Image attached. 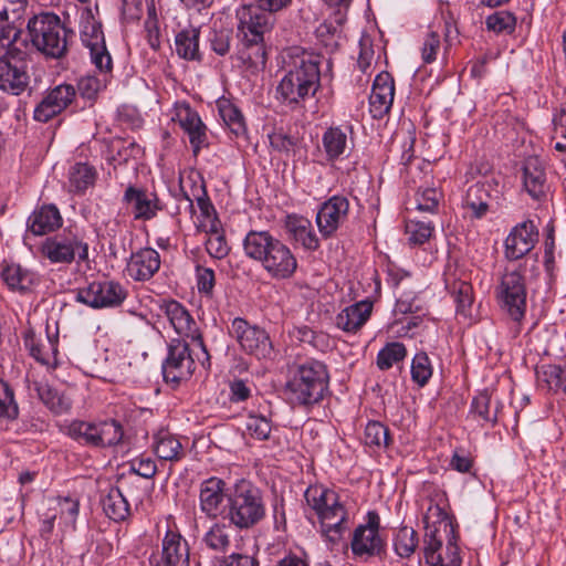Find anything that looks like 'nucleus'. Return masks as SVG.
<instances>
[{"instance_id":"nucleus-1","label":"nucleus","mask_w":566,"mask_h":566,"mask_svg":"<svg viewBox=\"0 0 566 566\" xmlns=\"http://www.w3.org/2000/svg\"><path fill=\"white\" fill-rule=\"evenodd\" d=\"M285 75L280 81L279 98L292 109L315 95L321 86L319 57L301 46H291L282 54Z\"/></svg>"},{"instance_id":"nucleus-2","label":"nucleus","mask_w":566,"mask_h":566,"mask_svg":"<svg viewBox=\"0 0 566 566\" xmlns=\"http://www.w3.org/2000/svg\"><path fill=\"white\" fill-rule=\"evenodd\" d=\"M304 497L319 524V533L329 546L338 545L349 530V514L338 493L323 484L310 485Z\"/></svg>"},{"instance_id":"nucleus-3","label":"nucleus","mask_w":566,"mask_h":566,"mask_svg":"<svg viewBox=\"0 0 566 566\" xmlns=\"http://www.w3.org/2000/svg\"><path fill=\"white\" fill-rule=\"evenodd\" d=\"M243 249L247 256L259 262L274 280H287L297 269V260L291 249L266 231H250Z\"/></svg>"},{"instance_id":"nucleus-4","label":"nucleus","mask_w":566,"mask_h":566,"mask_svg":"<svg viewBox=\"0 0 566 566\" xmlns=\"http://www.w3.org/2000/svg\"><path fill=\"white\" fill-rule=\"evenodd\" d=\"M30 48L48 57L61 59L67 52L69 36L74 33L65 28L54 12L42 11L29 18L27 23Z\"/></svg>"},{"instance_id":"nucleus-5","label":"nucleus","mask_w":566,"mask_h":566,"mask_svg":"<svg viewBox=\"0 0 566 566\" xmlns=\"http://www.w3.org/2000/svg\"><path fill=\"white\" fill-rule=\"evenodd\" d=\"M329 375L326 366L311 359L296 365L286 382V394L293 403L310 406L319 402L328 388Z\"/></svg>"},{"instance_id":"nucleus-6","label":"nucleus","mask_w":566,"mask_h":566,"mask_svg":"<svg viewBox=\"0 0 566 566\" xmlns=\"http://www.w3.org/2000/svg\"><path fill=\"white\" fill-rule=\"evenodd\" d=\"M237 36L248 50L245 59L254 66H264L266 63L264 34L272 30L274 19L253 6L240 7L237 10Z\"/></svg>"},{"instance_id":"nucleus-7","label":"nucleus","mask_w":566,"mask_h":566,"mask_svg":"<svg viewBox=\"0 0 566 566\" xmlns=\"http://www.w3.org/2000/svg\"><path fill=\"white\" fill-rule=\"evenodd\" d=\"M265 515L262 494L251 482L237 481L228 492V507L224 520L239 530H248Z\"/></svg>"},{"instance_id":"nucleus-8","label":"nucleus","mask_w":566,"mask_h":566,"mask_svg":"<svg viewBox=\"0 0 566 566\" xmlns=\"http://www.w3.org/2000/svg\"><path fill=\"white\" fill-rule=\"evenodd\" d=\"M501 311L520 328L527 311L525 276L517 268H505L495 286Z\"/></svg>"},{"instance_id":"nucleus-9","label":"nucleus","mask_w":566,"mask_h":566,"mask_svg":"<svg viewBox=\"0 0 566 566\" xmlns=\"http://www.w3.org/2000/svg\"><path fill=\"white\" fill-rule=\"evenodd\" d=\"M8 6L0 7V53L3 45L12 43L11 52L19 56L29 48L28 38H23V23L28 0H9Z\"/></svg>"},{"instance_id":"nucleus-10","label":"nucleus","mask_w":566,"mask_h":566,"mask_svg":"<svg viewBox=\"0 0 566 566\" xmlns=\"http://www.w3.org/2000/svg\"><path fill=\"white\" fill-rule=\"evenodd\" d=\"M379 515L369 511L365 523L355 528L350 541V551L355 558L368 562L385 552L386 542L379 534Z\"/></svg>"},{"instance_id":"nucleus-11","label":"nucleus","mask_w":566,"mask_h":566,"mask_svg":"<svg viewBox=\"0 0 566 566\" xmlns=\"http://www.w3.org/2000/svg\"><path fill=\"white\" fill-rule=\"evenodd\" d=\"M80 36L83 45L90 50L91 61L98 71H112L113 61L106 48L102 23L91 9L81 14Z\"/></svg>"},{"instance_id":"nucleus-12","label":"nucleus","mask_w":566,"mask_h":566,"mask_svg":"<svg viewBox=\"0 0 566 566\" xmlns=\"http://www.w3.org/2000/svg\"><path fill=\"white\" fill-rule=\"evenodd\" d=\"M166 316L175 333L181 338V342L190 340L191 344L200 350L197 355L199 364L202 367L209 366V354L203 345L202 337L197 322L188 310L177 301H170L165 306Z\"/></svg>"},{"instance_id":"nucleus-13","label":"nucleus","mask_w":566,"mask_h":566,"mask_svg":"<svg viewBox=\"0 0 566 566\" xmlns=\"http://www.w3.org/2000/svg\"><path fill=\"white\" fill-rule=\"evenodd\" d=\"M3 46V52L0 53V90L12 95H20L29 84L25 63L30 46L25 49L24 54L19 56L11 52L12 43Z\"/></svg>"},{"instance_id":"nucleus-14","label":"nucleus","mask_w":566,"mask_h":566,"mask_svg":"<svg viewBox=\"0 0 566 566\" xmlns=\"http://www.w3.org/2000/svg\"><path fill=\"white\" fill-rule=\"evenodd\" d=\"M200 356L198 347H189L187 342L171 340L168 355L163 364V375L167 382L178 384L188 379L196 369V361Z\"/></svg>"},{"instance_id":"nucleus-15","label":"nucleus","mask_w":566,"mask_h":566,"mask_svg":"<svg viewBox=\"0 0 566 566\" xmlns=\"http://www.w3.org/2000/svg\"><path fill=\"white\" fill-rule=\"evenodd\" d=\"M229 333L245 354L258 359L271 356L273 346L270 336L258 325L250 324L242 317H235L229 327Z\"/></svg>"},{"instance_id":"nucleus-16","label":"nucleus","mask_w":566,"mask_h":566,"mask_svg":"<svg viewBox=\"0 0 566 566\" xmlns=\"http://www.w3.org/2000/svg\"><path fill=\"white\" fill-rule=\"evenodd\" d=\"M40 252L53 264H70L85 261L88 245L75 235H54L42 242Z\"/></svg>"},{"instance_id":"nucleus-17","label":"nucleus","mask_w":566,"mask_h":566,"mask_svg":"<svg viewBox=\"0 0 566 566\" xmlns=\"http://www.w3.org/2000/svg\"><path fill=\"white\" fill-rule=\"evenodd\" d=\"M125 298V289L113 281L92 282L76 293V301L94 308L117 306Z\"/></svg>"},{"instance_id":"nucleus-18","label":"nucleus","mask_w":566,"mask_h":566,"mask_svg":"<svg viewBox=\"0 0 566 566\" xmlns=\"http://www.w3.org/2000/svg\"><path fill=\"white\" fill-rule=\"evenodd\" d=\"M75 98L76 88L71 84H60L48 90L34 108V120L48 123L55 116L62 114L75 102Z\"/></svg>"},{"instance_id":"nucleus-19","label":"nucleus","mask_w":566,"mask_h":566,"mask_svg":"<svg viewBox=\"0 0 566 566\" xmlns=\"http://www.w3.org/2000/svg\"><path fill=\"white\" fill-rule=\"evenodd\" d=\"M226 482L220 478H209L201 482L199 488V509L207 517L217 520L224 517L228 507V492Z\"/></svg>"},{"instance_id":"nucleus-20","label":"nucleus","mask_w":566,"mask_h":566,"mask_svg":"<svg viewBox=\"0 0 566 566\" xmlns=\"http://www.w3.org/2000/svg\"><path fill=\"white\" fill-rule=\"evenodd\" d=\"M424 545L431 542H437L438 546H442V541L446 537L448 541L451 538L457 542L453 534L451 520L444 509L436 503H430L424 515Z\"/></svg>"},{"instance_id":"nucleus-21","label":"nucleus","mask_w":566,"mask_h":566,"mask_svg":"<svg viewBox=\"0 0 566 566\" xmlns=\"http://www.w3.org/2000/svg\"><path fill=\"white\" fill-rule=\"evenodd\" d=\"M523 186L536 201L547 199L548 184L545 163L538 156H530L523 161Z\"/></svg>"},{"instance_id":"nucleus-22","label":"nucleus","mask_w":566,"mask_h":566,"mask_svg":"<svg viewBox=\"0 0 566 566\" xmlns=\"http://www.w3.org/2000/svg\"><path fill=\"white\" fill-rule=\"evenodd\" d=\"M538 231L533 221H524L512 229L505 239V256L518 260L527 254L537 241Z\"/></svg>"},{"instance_id":"nucleus-23","label":"nucleus","mask_w":566,"mask_h":566,"mask_svg":"<svg viewBox=\"0 0 566 566\" xmlns=\"http://www.w3.org/2000/svg\"><path fill=\"white\" fill-rule=\"evenodd\" d=\"M395 97V82L388 72L379 73L369 96L370 113L374 118H382L391 108Z\"/></svg>"},{"instance_id":"nucleus-24","label":"nucleus","mask_w":566,"mask_h":566,"mask_svg":"<svg viewBox=\"0 0 566 566\" xmlns=\"http://www.w3.org/2000/svg\"><path fill=\"white\" fill-rule=\"evenodd\" d=\"M161 546L159 566H189V546L177 530L168 525Z\"/></svg>"},{"instance_id":"nucleus-25","label":"nucleus","mask_w":566,"mask_h":566,"mask_svg":"<svg viewBox=\"0 0 566 566\" xmlns=\"http://www.w3.org/2000/svg\"><path fill=\"white\" fill-rule=\"evenodd\" d=\"M159 253L155 249L145 248L130 255L126 272L135 281H147L159 270Z\"/></svg>"},{"instance_id":"nucleus-26","label":"nucleus","mask_w":566,"mask_h":566,"mask_svg":"<svg viewBox=\"0 0 566 566\" xmlns=\"http://www.w3.org/2000/svg\"><path fill=\"white\" fill-rule=\"evenodd\" d=\"M373 308V302L368 300L356 302L337 314L336 326L346 333L354 334L369 319Z\"/></svg>"},{"instance_id":"nucleus-27","label":"nucleus","mask_w":566,"mask_h":566,"mask_svg":"<svg viewBox=\"0 0 566 566\" xmlns=\"http://www.w3.org/2000/svg\"><path fill=\"white\" fill-rule=\"evenodd\" d=\"M24 345L30 355L42 365L54 367L57 364V336L46 333L45 340L38 338L33 332L24 336Z\"/></svg>"},{"instance_id":"nucleus-28","label":"nucleus","mask_w":566,"mask_h":566,"mask_svg":"<svg viewBox=\"0 0 566 566\" xmlns=\"http://www.w3.org/2000/svg\"><path fill=\"white\" fill-rule=\"evenodd\" d=\"M285 228L289 237L303 249L314 251L318 248V239L312 223L303 214H286Z\"/></svg>"},{"instance_id":"nucleus-29","label":"nucleus","mask_w":566,"mask_h":566,"mask_svg":"<svg viewBox=\"0 0 566 566\" xmlns=\"http://www.w3.org/2000/svg\"><path fill=\"white\" fill-rule=\"evenodd\" d=\"M49 511L56 514L63 534L74 532L80 514V501L74 496H56L50 500Z\"/></svg>"},{"instance_id":"nucleus-30","label":"nucleus","mask_w":566,"mask_h":566,"mask_svg":"<svg viewBox=\"0 0 566 566\" xmlns=\"http://www.w3.org/2000/svg\"><path fill=\"white\" fill-rule=\"evenodd\" d=\"M123 202L127 209H133L135 212H156L165 209L154 191L132 185L126 188Z\"/></svg>"},{"instance_id":"nucleus-31","label":"nucleus","mask_w":566,"mask_h":566,"mask_svg":"<svg viewBox=\"0 0 566 566\" xmlns=\"http://www.w3.org/2000/svg\"><path fill=\"white\" fill-rule=\"evenodd\" d=\"M423 556L427 566H461L462 558L457 542L451 538L444 548L437 542L424 545Z\"/></svg>"},{"instance_id":"nucleus-32","label":"nucleus","mask_w":566,"mask_h":566,"mask_svg":"<svg viewBox=\"0 0 566 566\" xmlns=\"http://www.w3.org/2000/svg\"><path fill=\"white\" fill-rule=\"evenodd\" d=\"M153 449L155 454L165 461H179L186 454L178 437L167 430H160L154 436Z\"/></svg>"},{"instance_id":"nucleus-33","label":"nucleus","mask_w":566,"mask_h":566,"mask_svg":"<svg viewBox=\"0 0 566 566\" xmlns=\"http://www.w3.org/2000/svg\"><path fill=\"white\" fill-rule=\"evenodd\" d=\"M200 29L195 27H188L179 31L175 36L176 53L180 59L187 61L202 60L201 52L199 50Z\"/></svg>"},{"instance_id":"nucleus-34","label":"nucleus","mask_w":566,"mask_h":566,"mask_svg":"<svg viewBox=\"0 0 566 566\" xmlns=\"http://www.w3.org/2000/svg\"><path fill=\"white\" fill-rule=\"evenodd\" d=\"M1 277L10 290L19 292L30 290L38 281L34 272L17 263L6 264L1 270Z\"/></svg>"},{"instance_id":"nucleus-35","label":"nucleus","mask_w":566,"mask_h":566,"mask_svg":"<svg viewBox=\"0 0 566 566\" xmlns=\"http://www.w3.org/2000/svg\"><path fill=\"white\" fill-rule=\"evenodd\" d=\"M96 169L86 163H76L69 170V189L71 192L84 193L95 185Z\"/></svg>"},{"instance_id":"nucleus-36","label":"nucleus","mask_w":566,"mask_h":566,"mask_svg":"<svg viewBox=\"0 0 566 566\" xmlns=\"http://www.w3.org/2000/svg\"><path fill=\"white\" fill-rule=\"evenodd\" d=\"M446 287L452 294L455 305L457 314L463 317L471 316V305L473 302L472 286L467 281H451L449 273H446Z\"/></svg>"},{"instance_id":"nucleus-37","label":"nucleus","mask_w":566,"mask_h":566,"mask_svg":"<svg viewBox=\"0 0 566 566\" xmlns=\"http://www.w3.org/2000/svg\"><path fill=\"white\" fill-rule=\"evenodd\" d=\"M101 503L106 516L115 522L124 521L129 514L128 501L118 488H111Z\"/></svg>"},{"instance_id":"nucleus-38","label":"nucleus","mask_w":566,"mask_h":566,"mask_svg":"<svg viewBox=\"0 0 566 566\" xmlns=\"http://www.w3.org/2000/svg\"><path fill=\"white\" fill-rule=\"evenodd\" d=\"M342 24L343 17L335 14L334 18L326 19L316 28L315 34L317 40L331 52L339 46Z\"/></svg>"},{"instance_id":"nucleus-39","label":"nucleus","mask_w":566,"mask_h":566,"mask_svg":"<svg viewBox=\"0 0 566 566\" xmlns=\"http://www.w3.org/2000/svg\"><path fill=\"white\" fill-rule=\"evenodd\" d=\"M418 545V534L410 526L402 525L392 534V549L400 558H410L415 554Z\"/></svg>"},{"instance_id":"nucleus-40","label":"nucleus","mask_w":566,"mask_h":566,"mask_svg":"<svg viewBox=\"0 0 566 566\" xmlns=\"http://www.w3.org/2000/svg\"><path fill=\"white\" fill-rule=\"evenodd\" d=\"M219 115L226 126L237 137L242 136L247 132L244 117L241 111L228 98H220L217 101Z\"/></svg>"},{"instance_id":"nucleus-41","label":"nucleus","mask_w":566,"mask_h":566,"mask_svg":"<svg viewBox=\"0 0 566 566\" xmlns=\"http://www.w3.org/2000/svg\"><path fill=\"white\" fill-rule=\"evenodd\" d=\"M203 545L214 552L224 553L231 543L230 524L214 522L202 537Z\"/></svg>"},{"instance_id":"nucleus-42","label":"nucleus","mask_w":566,"mask_h":566,"mask_svg":"<svg viewBox=\"0 0 566 566\" xmlns=\"http://www.w3.org/2000/svg\"><path fill=\"white\" fill-rule=\"evenodd\" d=\"M19 417V405L13 388L0 379V424L13 422Z\"/></svg>"},{"instance_id":"nucleus-43","label":"nucleus","mask_w":566,"mask_h":566,"mask_svg":"<svg viewBox=\"0 0 566 566\" xmlns=\"http://www.w3.org/2000/svg\"><path fill=\"white\" fill-rule=\"evenodd\" d=\"M63 226L62 214H30L28 230L34 235H45Z\"/></svg>"},{"instance_id":"nucleus-44","label":"nucleus","mask_w":566,"mask_h":566,"mask_svg":"<svg viewBox=\"0 0 566 566\" xmlns=\"http://www.w3.org/2000/svg\"><path fill=\"white\" fill-rule=\"evenodd\" d=\"M323 146L328 159H338L347 148V135L338 127L328 128L323 135Z\"/></svg>"},{"instance_id":"nucleus-45","label":"nucleus","mask_w":566,"mask_h":566,"mask_svg":"<svg viewBox=\"0 0 566 566\" xmlns=\"http://www.w3.org/2000/svg\"><path fill=\"white\" fill-rule=\"evenodd\" d=\"M112 71H99L101 76L86 75L78 80L77 90L83 98L95 99L97 94L106 88Z\"/></svg>"},{"instance_id":"nucleus-46","label":"nucleus","mask_w":566,"mask_h":566,"mask_svg":"<svg viewBox=\"0 0 566 566\" xmlns=\"http://www.w3.org/2000/svg\"><path fill=\"white\" fill-rule=\"evenodd\" d=\"M96 423L74 420L63 426L65 434L80 443L96 447Z\"/></svg>"},{"instance_id":"nucleus-47","label":"nucleus","mask_w":566,"mask_h":566,"mask_svg":"<svg viewBox=\"0 0 566 566\" xmlns=\"http://www.w3.org/2000/svg\"><path fill=\"white\" fill-rule=\"evenodd\" d=\"M269 142L273 150L290 157L295 155L300 138L296 134L280 128L269 134Z\"/></svg>"},{"instance_id":"nucleus-48","label":"nucleus","mask_w":566,"mask_h":566,"mask_svg":"<svg viewBox=\"0 0 566 566\" xmlns=\"http://www.w3.org/2000/svg\"><path fill=\"white\" fill-rule=\"evenodd\" d=\"M433 226L430 221L409 219L405 226V233L410 245H421L427 242L432 233Z\"/></svg>"},{"instance_id":"nucleus-49","label":"nucleus","mask_w":566,"mask_h":566,"mask_svg":"<svg viewBox=\"0 0 566 566\" xmlns=\"http://www.w3.org/2000/svg\"><path fill=\"white\" fill-rule=\"evenodd\" d=\"M493 198L490 196L486 185L476 184L471 186L465 196V205L474 212H485L493 209Z\"/></svg>"},{"instance_id":"nucleus-50","label":"nucleus","mask_w":566,"mask_h":566,"mask_svg":"<svg viewBox=\"0 0 566 566\" xmlns=\"http://www.w3.org/2000/svg\"><path fill=\"white\" fill-rule=\"evenodd\" d=\"M96 447H112L123 438V429L116 421H102L96 423Z\"/></svg>"},{"instance_id":"nucleus-51","label":"nucleus","mask_w":566,"mask_h":566,"mask_svg":"<svg viewBox=\"0 0 566 566\" xmlns=\"http://www.w3.org/2000/svg\"><path fill=\"white\" fill-rule=\"evenodd\" d=\"M109 159L118 164L127 163L129 158L142 154V148L133 140L113 139L108 146Z\"/></svg>"},{"instance_id":"nucleus-52","label":"nucleus","mask_w":566,"mask_h":566,"mask_svg":"<svg viewBox=\"0 0 566 566\" xmlns=\"http://www.w3.org/2000/svg\"><path fill=\"white\" fill-rule=\"evenodd\" d=\"M245 431L256 440H266L272 431V421L264 415L251 412L245 419Z\"/></svg>"},{"instance_id":"nucleus-53","label":"nucleus","mask_w":566,"mask_h":566,"mask_svg":"<svg viewBox=\"0 0 566 566\" xmlns=\"http://www.w3.org/2000/svg\"><path fill=\"white\" fill-rule=\"evenodd\" d=\"M406 357V347L398 342L388 343L378 352L377 366L381 370L391 368L395 364L403 360Z\"/></svg>"},{"instance_id":"nucleus-54","label":"nucleus","mask_w":566,"mask_h":566,"mask_svg":"<svg viewBox=\"0 0 566 566\" xmlns=\"http://www.w3.org/2000/svg\"><path fill=\"white\" fill-rule=\"evenodd\" d=\"M411 379L419 387L427 385L432 376V365L428 355L423 352L417 353L411 361Z\"/></svg>"},{"instance_id":"nucleus-55","label":"nucleus","mask_w":566,"mask_h":566,"mask_svg":"<svg viewBox=\"0 0 566 566\" xmlns=\"http://www.w3.org/2000/svg\"><path fill=\"white\" fill-rule=\"evenodd\" d=\"M485 24L490 31L510 34L515 30L516 18L510 11H496L486 18Z\"/></svg>"},{"instance_id":"nucleus-56","label":"nucleus","mask_w":566,"mask_h":566,"mask_svg":"<svg viewBox=\"0 0 566 566\" xmlns=\"http://www.w3.org/2000/svg\"><path fill=\"white\" fill-rule=\"evenodd\" d=\"M389 439L388 429L378 421H369L366 424L364 441L369 447H387Z\"/></svg>"},{"instance_id":"nucleus-57","label":"nucleus","mask_w":566,"mask_h":566,"mask_svg":"<svg viewBox=\"0 0 566 566\" xmlns=\"http://www.w3.org/2000/svg\"><path fill=\"white\" fill-rule=\"evenodd\" d=\"M443 195L436 188H427L416 195V208L422 212H433L440 208Z\"/></svg>"},{"instance_id":"nucleus-58","label":"nucleus","mask_w":566,"mask_h":566,"mask_svg":"<svg viewBox=\"0 0 566 566\" xmlns=\"http://www.w3.org/2000/svg\"><path fill=\"white\" fill-rule=\"evenodd\" d=\"M193 223L199 232L209 234V237L223 234V224L218 214H192Z\"/></svg>"},{"instance_id":"nucleus-59","label":"nucleus","mask_w":566,"mask_h":566,"mask_svg":"<svg viewBox=\"0 0 566 566\" xmlns=\"http://www.w3.org/2000/svg\"><path fill=\"white\" fill-rule=\"evenodd\" d=\"M395 312L400 314L422 313L423 302L421 297L413 292H403L396 301Z\"/></svg>"},{"instance_id":"nucleus-60","label":"nucleus","mask_w":566,"mask_h":566,"mask_svg":"<svg viewBox=\"0 0 566 566\" xmlns=\"http://www.w3.org/2000/svg\"><path fill=\"white\" fill-rule=\"evenodd\" d=\"M440 44V35L434 31H429L421 48V57L424 63H432L436 60Z\"/></svg>"},{"instance_id":"nucleus-61","label":"nucleus","mask_w":566,"mask_h":566,"mask_svg":"<svg viewBox=\"0 0 566 566\" xmlns=\"http://www.w3.org/2000/svg\"><path fill=\"white\" fill-rule=\"evenodd\" d=\"M189 136V142L192 147V153L197 156L202 147H207L209 145L208 135H207V126L201 120V125H195L189 129L185 130Z\"/></svg>"},{"instance_id":"nucleus-62","label":"nucleus","mask_w":566,"mask_h":566,"mask_svg":"<svg viewBox=\"0 0 566 566\" xmlns=\"http://www.w3.org/2000/svg\"><path fill=\"white\" fill-rule=\"evenodd\" d=\"M490 403L491 398L486 392H482L474 397L471 409L472 411L478 415L482 420L488 422H495L496 416H491L490 413Z\"/></svg>"},{"instance_id":"nucleus-63","label":"nucleus","mask_w":566,"mask_h":566,"mask_svg":"<svg viewBox=\"0 0 566 566\" xmlns=\"http://www.w3.org/2000/svg\"><path fill=\"white\" fill-rule=\"evenodd\" d=\"M198 291L211 295L214 286V272L210 268L197 266L196 270Z\"/></svg>"},{"instance_id":"nucleus-64","label":"nucleus","mask_w":566,"mask_h":566,"mask_svg":"<svg viewBox=\"0 0 566 566\" xmlns=\"http://www.w3.org/2000/svg\"><path fill=\"white\" fill-rule=\"evenodd\" d=\"M130 467L135 473L146 479L153 478L157 471L156 463L150 457L135 458Z\"/></svg>"}]
</instances>
